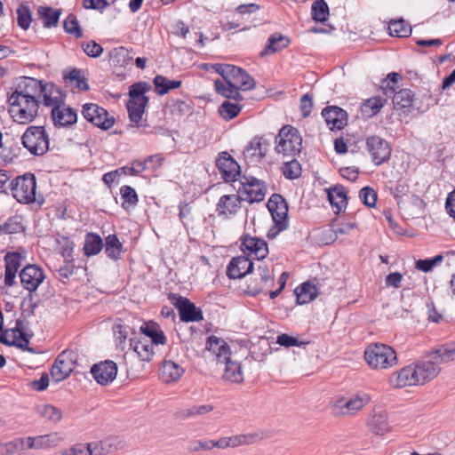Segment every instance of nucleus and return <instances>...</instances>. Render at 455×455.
Returning a JSON list of instances; mask_svg holds the SVG:
<instances>
[{
	"label": "nucleus",
	"mask_w": 455,
	"mask_h": 455,
	"mask_svg": "<svg viewBox=\"0 0 455 455\" xmlns=\"http://www.w3.org/2000/svg\"><path fill=\"white\" fill-rule=\"evenodd\" d=\"M103 248L101 237L94 233H88L85 235L84 251L86 256L98 254Z\"/></svg>",
	"instance_id": "obj_41"
},
{
	"label": "nucleus",
	"mask_w": 455,
	"mask_h": 455,
	"mask_svg": "<svg viewBox=\"0 0 455 455\" xmlns=\"http://www.w3.org/2000/svg\"><path fill=\"white\" fill-rule=\"evenodd\" d=\"M387 103V98L374 96L361 103L360 109L363 114H378Z\"/></svg>",
	"instance_id": "obj_45"
},
{
	"label": "nucleus",
	"mask_w": 455,
	"mask_h": 455,
	"mask_svg": "<svg viewBox=\"0 0 455 455\" xmlns=\"http://www.w3.org/2000/svg\"><path fill=\"white\" fill-rule=\"evenodd\" d=\"M185 369L172 360H164L159 369V379L165 384L176 383L183 376Z\"/></svg>",
	"instance_id": "obj_25"
},
{
	"label": "nucleus",
	"mask_w": 455,
	"mask_h": 455,
	"mask_svg": "<svg viewBox=\"0 0 455 455\" xmlns=\"http://www.w3.org/2000/svg\"><path fill=\"white\" fill-rule=\"evenodd\" d=\"M36 182L34 174L19 176L11 183L12 196L20 204H31L36 201Z\"/></svg>",
	"instance_id": "obj_11"
},
{
	"label": "nucleus",
	"mask_w": 455,
	"mask_h": 455,
	"mask_svg": "<svg viewBox=\"0 0 455 455\" xmlns=\"http://www.w3.org/2000/svg\"><path fill=\"white\" fill-rule=\"evenodd\" d=\"M22 256L19 252H8L4 256L5 273L4 283L7 286H12L14 283L16 274L21 266Z\"/></svg>",
	"instance_id": "obj_29"
},
{
	"label": "nucleus",
	"mask_w": 455,
	"mask_h": 455,
	"mask_svg": "<svg viewBox=\"0 0 455 455\" xmlns=\"http://www.w3.org/2000/svg\"><path fill=\"white\" fill-rule=\"evenodd\" d=\"M215 90L219 94H221L227 99L235 100L236 103L230 101H224L219 108L218 114H239L242 111V105L238 101L243 100V97L241 95V89L231 83L222 82L216 80L214 82Z\"/></svg>",
	"instance_id": "obj_10"
},
{
	"label": "nucleus",
	"mask_w": 455,
	"mask_h": 455,
	"mask_svg": "<svg viewBox=\"0 0 455 455\" xmlns=\"http://www.w3.org/2000/svg\"><path fill=\"white\" fill-rule=\"evenodd\" d=\"M81 46L84 53L92 58H97L103 52L102 46L93 40L84 42Z\"/></svg>",
	"instance_id": "obj_63"
},
{
	"label": "nucleus",
	"mask_w": 455,
	"mask_h": 455,
	"mask_svg": "<svg viewBox=\"0 0 455 455\" xmlns=\"http://www.w3.org/2000/svg\"><path fill=\"white\" fill-rule=\"evenodd\" d=\"M364 359L373 370H387L398 363L395 350L384 343H372L366 347Z\"/></svg>",
	"instance_id": "obj_3"
},
{
	"label": "nucleus",
	"mask_w": 455,
	"mask_h": 455,
	"mask_svg": "<svg viewBox=\"0 0 455 455\" xmlns=\"http://www.w3.org/2000/svg\"><path fill=\"white\" fill-rule=\"evenodd\" d=\"M167 108L172 114H186L192 113V107L190 100H172V104L167 106Z\"/></svg>",
	"instance_id": "obj_61"
},
{
	"label": "nucleus",
	"mask_w": 455,
	"mask_h": 455,
	"mask_svg": "<svg viewBox=\"0 0 455 455\" xmlns=\"http://www.w3.org/2000/svg\"><path fill=\"white\" fill-rule=\"evenodd\" d=\"M295 294L299 304H307L317 297V288L309 283H304L295 289Z\"/></svg>",
	"instance_id": "obj_38"
},
{
	"label": "nucleus",
	"mask_w": 455,
	"mask_h": 455,
	"mask_svg": "<svg viewBox=\"0 0 455 455\" xmlns=\"http://www.w3.org/2000/svg\"><path fill=\"white\" fill-rule=\"evenodd\" d=\"M366 147L371 160L376 165H380L390 158L391 148L387 141L379 136H370L366 139Z\"/></svg>",
	"instance_id": "obj_16"
},
{
	"label": "nucleus",
	"mask_w": 455,
	"mask_h": 455,
	"mask_svg": "<svg viewBox=\"0 0 455 455\" xmlns=\"http://www.w3.org/2000/svg\"><path fill=\"white\" fill-rule=\"evenodd\" d=\"M86 119L102 130H108L116 122L113 116H90Z\"/></svg>",
	"instance_id": "obj_59"
},
{
	"label": "nucleus",
	"mask_w": 455,
	"mask_h": 455,
	"mask_svg": "<svg viewBox=\"0 0 455 455\" xmlns=\"http://www.w3.org/2000/svg\"><path fill=\"white\" fill-rule=\"evenodd\" d=\"M253 269L252 261L246 256H238L231 259L227 267V275L230 279L242 278Z\"/></svg>",
	"instance_id": "obj_26"
},
{
	"label": "nucleus",
	"mask_w": 455,
	"mask_h": 455,
	"mask_svg": "<svg viewBox=\"0 0 455 455\" xmlns=\"http://www.w3.org/2000/svg\"><path fill=\"white\" fill-rule=\"evenodd\" d=\"M393 104L395 110L409 112L414 101V93L409 89H402L393 94Z\"/></svg>",
	"instance_id": "obj_32"
},
{
	"label": "nucleus",
	"mask_w": 455,
	"mask_h": 455,
	"mask_svg": "<svg viewBox=\"0 0 455 455\" xmlns=\"http://www.w3.org/2000/svg\"><path fill=\"white\" fill-rule=\"evenodd\" d=\"M226 83H231L241 89L249 91L255 87V80L243 68L230 65L217 63L212 66Z\"/></svg>",
	"instance_id": "obj_7"
},
{
	"label": "nucleus",
	"mask_w": 455,
	"mask_h": 455,
	"mask_svg": "<svg viewBox=\"0 0 455 455\" xmlns=\"http://www.w3.org/2000/svg\"><path fill=\"white\" fill-rule=\"evenodd\" d=\"M37 15L42 20L44 28L56 27L61 15L60 9H53L49 6H39Z\"/></svg>",
	"instance_id": "obj_35"
},
{
	"label": "nucleus",
	"mask_w": 455,
	"mask_h": 455,
	"mask_svg": "<svg viewBox=\"0 0 455 455\" xmlns=\"http://www.w3.org/2000/svg\"><path fill=\"white\" fill-rule=\"evenodd\" d=\"M63 78L66 84L74 85L76 88L81 91H87L89 85L84 76H81V70L74 68L68 73L64 72Z\"/></svg>",
	"instance_id": "obj_42"
},
{
	"label": "nucleus",
	"mask_w": 455,
	"mask_h": 455,
	"mask_svg": "<svg viewBox=\"0 0 455 455\" xmlns=\"http://www.w3.org/2000/svg\"><path fill=\"white\" fill-rule=\"evenodd\" d=\"M388 383L395 388L419 386L413 364L393 372L388 379Z\"/></svg>",
	"instance_id": "obj_22"
},
{
	"label": "nucleus",
	"mask_w": 455,
	"mask_h": 455,
	"mask_svg": "<svg viewBox=\"0 0 455 455\" xmlns=\"http://www.w3.org/2000/svg\"><path fill=\"white\" fill-rule=\"evenodd\" d=\"M240 184L238 193L243 201L252 204L264 200L267 187L263 181L252 176H243Z\"/></svg>",
	"instance_id": "obj_13"
},
{
	"label": "nucleus",
	"mask_w": 455,
	"mask_h": 455,
	"mask_svg": "<svg viewBox=\"0 0 455 455\" xmlns=\"http://www.w3.org/2000/svg\"><path fill=\"white\" fill-rule=\"evenodd\" d=\"M153 83L155 85L156 92L160 95L166 94L170 90L179 88L181 85V81L170 80L161 75L156 76Z\"/></svg>",
	"instance_id": "obj_40"
},
{
	"label": "nucleus",
	"mask_w": 455,
	"mask_h": 455,
	"mask_svg": "<svg viewBox=\"0 0 455 455\" xmlns=\"http://www.w3.org/2000/svg\"><path fill=\"white\" fill-rule=\"evenodd\" d=\"M45 81L22 76L14 91L8 97L9 113L36 114L40 105V95Z\"/></svg>",
	"instance_id": "obj_1"
},
{
	"label": "nucleus",
	"mask_w": 455,
	"mask_h": 455,
	"mask_svg": "<svg viewBox=\"0 0 455 455\" xmlns=\"http://www.w3.org/2000/svg\"><path fill=\"white\" fill-rule=\"evenodd\" d=\"M267 209L278 228V230H284L287 228L288 214V206L285 200L280 195L275 194L267 202Z\"/></svg>",
	"instance_id": "obj_18"
},
{
	"label": "nucleus",
	"mask_w": 455,
	"mask_h": 455,
	"mask_svg": "<svg viewBox=\"0 0 455 455\" xmlns=\"http://www.w3.org/2000/svg\"><path fill=\"white\" fill-rule=\"evenodd\" d=\"M290 40L288 37L280 34H273L268 37L266 47L260 52L261 56L267 55L269 53H275L279 52L289 45Z\"/></svg>",
	"instance_id": "obj_37"
},
{
	"label": "nucleus",
	"mask_w": 455,
	"mask_h": 455,
	"mask_svg": "<svg viewBox=\"0 0 455 455\" xmlns=\"http://www.w3.org/2000/svg\"><path fill=\"white\" fill-rule=\"evenodd\" d=\"M32 21V14L29 7L26 4H20L17 9V22L18 25L27 30L30 27Z\"/></svg>",
	"instance_id": "obj_55"
},
{
	"label": "nucleus",
	"mask_w": 455,
	"mask_h": 455,
	"mask_svg": "<svg viewBox=\"0 0 455 455\" xmlns=\"http://www.w3.org/2000/svg\"><path fill=\"white\" fill-rule=\"evenodd\" d=\"M241 201L243 200L240 195L222 196L216 205L218 215L224 219H229L235 216L241 208Z\"/></svg>",
	"instance_id": "obj_24"
},
{
	"label": "nucleus",
	"mask_w": 455,
	"mask_h": 455,
	"mask_svg": "<svg viewBox=\"0 0 455 455\" xmlns=\"http://www.w3.org/2000/svg\"><path fill=\"white\" fill-rule=\"evenodd\" d=\"M448 362L450 360H444L441 346L432 350L425 359L416 362L413 366L419 385H424L436 378L441 371L440 364Z\"/></svg>",
	"instance_id": "obj_5"
},
{
	"label": "nucleus",
	"mask_w": 455,
	"mask_h": 455,
	"mask_svg": "<svg viewBox=\"0 0 455 455\" xmlns=\"http://www.w3.org/2000/svg\"><path fill=\"white\" fill-rule=\"evenodd\" d=\"M325 121L331 131H339L347 124V116H327Z\"/></svg>",
	"instance_id": "obj_64"
},
{
	"label": "nucleus",
	"mask_w": 455,
	"mask_h": 455,
	"mask_svg": "<svg viewBox=\"0 0 455 455\" xmlns=\"http://www.w3.org/2000/svg\"><path fill=\"white\" fill-rule=\"evenodd\" d=\"M77 360V354L72 350L62 351L56 358L52 369V378L60 382L67 379L73 371Z\"/></svg>",
	"instance_id": "obj_14"
},
{
	"label": "nucleus",
	"mask_w": 455,
	"mask_h": 455,
	"mask_svg": "<svg viewBox=\"0 0 455 455\" xmlns=\"http://www.w3.org/2000/svg\"><path fill=\"white\" fill-rule=\"evenodd\" d=\"M255 439L256 435L253 434L228 436L229 448L251 444L255 442Z\"/></svg>",
	"instance_id": "obj_58"
},
{
	"label": "nucleus",
	"mask_w": 455,
	"mask_h": 455,
	"mask_svg": "<svg viewBox=\"0 0 455 455\" xmlns=\"http://www.w3.org/2000/svg\"><path fill=\"white\" fill-rule=\"evenodd\" d=\"M120 194L122 198L124 199L123 207L127 209L129 207H133L138 203V196L134 188L130 186H123L120 188Z\"/></svg>",
	"instance_id": "obj_53"
},
{
	"label": "nucleus",
	"mask_w": 455,
	"mask_h": 455,
	"mask_svg": "<svg viewBox=\"0 0 455 455\" xmlns=\"http://www.w3.org/2000/svg\"><path fill=\"white\" fill-rule=\"evenodd\" d=\"M63 28L66 33L73 35L76 38H80L83 36L79 22L73 14H69L64 20Z\"/></svg>",
	"instance_id": "obj_54"
},
{
	"label": "nucleus",
	"mask_w": 455,
	"mask_h": 455,
	"mask_svg": "<svg viewBox=\"0 0 455 455\" xmlns=\"http://www.w3.org/2000/svg\"><path fill=\"white\" fill-rule=\"evenodd\" d=\"M282 166V172L286 179L294 180L300 176L301 166L295 158H289L283 160Z\"/></svg>",
	"instance_id": "obj_48"
},
{
	"label": "nucleus",
	"mask_w": 455,
	"mask_h": 455,
	"mask_svg": "<svg viewBox=\"0 0 455 455\" xmlns=\"http://www.w3.org/2000/svg\"><path fill=\"white\" fill-rule=\"evenodd\" d=\"M151 84L140 81L130 86L126 107L128 114H143L148 102L146 93L151 91Z\"/></svg>",
	"instance_id": "obj_12"
},
{
	"label": "nucleus",
	"mask_w": 455,
	"mask_h": 455,
	"mask_svg": "<svg viewBox=\"0 0 455 455\" xmlns=\"http://www.w3.org/2000/svg\"><path fill=\"white\" fill-rule=\"evenodd\" d=\"M274 280L273 272L266 264H260L257 267L255 276L250 278L247 283L246 292L251 295H258Z\"/></svg>",
	"instance_id": "obj_17"
},
{
	"label": "nucleus",
	"mask_w": 455,
	"mask_h": 455,
	"mask_svg": "<svg viewBox=\"0 0 455 455\" xmlns=\"http://www.w3.org/2000/svg\"><path fill=\"white\" fill-rule=\"evenodd\" d=\"M206 350L213 356L218 365L223 366L222 379L231 384L243 382V371L241 363L232 357L228 343L216 336L207 339Z\"/></svg>",
	"instance_id": "obj_2"
},
{
	"label": "nucleus",
	"mask_w": 455,
	"mask_h": 455,
	"mask_svg": "<svg viewBox=\"0 0 455 455\" xmlns=\"http://www.w3.org/2000/svg\"><path fill=\"white\" fill-rule=\"evenodd\" d=\"M170 299L173 306L178 309L182 322H199L203 320L204 316L202 310L196 307V305L187 298L172 294L170 296Z\"/></svg>",
	"instance_id": "obj_15"
},
{
	"label": "nucleus",
	"mask_w": 455,
	"mask_h": 455,
	"mask_svg": "<svg viewBox=\"0 0 455 455\" xmlns=\"http://www.w3.org/2000/svg\"><path fill=\"white\" fill-rule=\"evenodd\" d=\"M443 259V255L439 254L432 259H419L415 262V268L422 272L427 273L431 271L436 265Z\"/></svg>",
	"instance_id": "obj_57"
},
{
	"label": "nucleus",
	"mask_w": 455,
	"mask_h": 455,
	"mask_svg": "<svg viewBox=\"0 0 455 455\" xmlns=\"http://www.w3.org/2000/svg\"><path fill=\"white\" fill-rule=\"evenodd\" d=\"M123 446V441L115 435L108 436L101 441L92 442L94 455H105L117 451Z\"/></svg>",
	"instance_id": "obj_30"
},
{
	"label": "nucleus",
	"mask_w": 455,
	"mask_h": 455,
	"mask_svg": "<svg viewBox=\"0 0 455 455\" xmlns=\"http://www.w3.org/2000/svg\"><path fill=\"white\" fill-rule=\"evenodd\" d=\"M371 401L368 394L359 393L350 397H340L331 403L332 413L339 417L354 416Z\"/></svg>",
	"instance_id": "obj_8"
},
{
	"label": "nucleus",
	"mask_w": 455,
	"mask_h": 455,
	"mask_svg": "<svg viewBox=\"0 0 455 455\" xmlns=\"http://www.w3.org/2000/svg\"><path fill=\"white\" fill-rule=\"evenodd\" d=\"M302 138L299 131L291 125L283 126L275 137V150L283 160L295 158L301 151Z\"/></svg>",
	"instance_id": "obj_4"
},
{
	"label": "nucleus",
	"mask_w": 455,
	"mask_h": 455,
	"mask_svg": "<svg viewBox=\"0 0 455 455\" xmlns=\"http://www.w3.org/2000/svg\"><path fill=\"white\" fill-rule=\"evenodd\" d=\"M388 29L392 36L408 37L411 34V27L403 19L391 20Z\"/></svg>",
	"instance_id": "obj_46"
},
{
	"label": "nucleus",
	"mask_w": 455,
	"mask_h": 455,
	"mask_svg": "<svg viewBox=\"0 0 455 455\" xmlns=\"http://www.w3.org/2000/svg\"><path fill=\"white\" fill-rule=\"evenodd\" d=\"M105 252L112 259L120 258L122 243L116 235H109L106 237Z\"/></svg>",
	"instance_id": "obj_47"
},
{
	"label": "nucleus",
	"mask_w": 455,
	"mask_h": 455,
	"mask_svg": "<svg viewBox=\"0 0 455 455\" xmlns=\"http://www.w3.org/2000/svg\"><path fill=\"white\" fill-rule=\"evenodd\" d=\"M63 437L57 432L36 436H27L28 450H49L57 447L63 442Z\"/></svg>",
	"instance_id": "obj_20"
},
{
	"label": "nucleus",
	"mask_w": 455,
	"mask_h": 455,
	"mask_svg": "<svg viewBox=\"0 0 455 455\" xmlns=\"http://www.w3.org/2000/svg\"><path fill=\"white\" fill-rule=\"evenodd\" d=\"M21 142L34 156H43L49 149V139L43 126H30L23 133Z\"/></svg>",
	"instance_id": "obj_9"
},
{
	"label": "nucleus",
	"mask_w": 455,
	"mask_h": 455,
	"mask_svg": "<svg viewBox=\"0 0 455 455\" xmlns=\"http://www.w3.org/2000/svg\"><path fill=\"white\" fill-rule=\"evenodd\" d=\"M140 331L150 338V342L154 345H164L166 342V337L159 326L152 322L143 323L140 327Z\"/></svg>",
	"instance_id": "obj_36"
},
{
	"label": "nucleus",
	"mask_w": 455,
	"mask_h": 455,
	"mask_svg": "<svg viewBox=\"0 0 455 455\" xmlns=\"http://www.w3.org/2000/svg\"><path fill=\"white\" fill-rule=\"evenodd\" d=\"M91 373L99 384L107 385L116 379L117 366L113 361L100 362L92 367Z\"/></svg>",
	"instance_id": "obj_23"
},
{
	"label": "nucleus",
	"mask_w": 455,
	"mask_h": 455,
	"mask_svg": "<svg viewBox=\"0 0 455 455\" xmlns=\"http://www.w3.org/2000/svg\"><path fill=\"white\" fill-rule=\"evenodd\" d=\"M17 330L8 329L0 334V342L8 346H18L19 347H25L23 341L20 340V336L17 334Z\"/></svg>",
	"instance_id": "obj_52"
},
{
	"label": "nucleus",
	"mask_w": 455,
	"mask_h": 455,
	"mask_svg": "<svg viewBox=\"0 0 455 455\" xmlns=\"http://www.w3.org/2000/svg\"><path fill=\"white\" fill-rule=\"evenodd\" d=\"M92 443H76L60 451V455H94Z\"/></svg>",
	"instance_id": "obj_51"
},
{
	"label": "nucleus",
	"mask_w": 455,
	"mask_h": 455,
	"mask_svg": "<svg viewBox=\"0 0 455 455\" xmlns=\"http://www.w3.org/2000/svg\"><path fill=\"white\" fill-rule=\"evenodd\" d=\"M131 347L138 356L144 362L151 361L155 354L154 344L146 338L138 340L132 339Z\"/></svg>",
	"instance_id": "obj_33"
},
{
	"label": "nucleus",
	"mask_w": 455,
	"mask_h": 455,
	"mask_svg": "<svg viewBox=\"0 0 455 455\" xmlns=\"http://www.w3.org/2000/svg\"><path fill=\"white\" fill-rule=\"evenodd\" d=\"M213 410V406L211 404L204 405H194L190 408L183 409L178 412V417L180 419H188V417L204 415L211 412Z\"/></svg>",
	"instance_id": "obj_50"
},
{
	"label": "nucleus",
	"mask_w": 455,
	"mask_h": 455,
	"mask_svg": "<svg viewBox=\"0 0 455 455\" xmlns=\"http://www.w3.org/2000/svg\"><path fill=\"white\" fill-rule=\"evenodd\" d=\"M0 230L6 234H17L23 231V226L20 218L14 216L10 218L3 226H0Z\"/></svg>",
	"instance_id": "obj_60"
},
{
	"label": "nucleus",
	"mask_w": 455,
	"mask_h": 455,
	"mask_svg": "<svg viewBox=\"0 0 455 455\" xmlns=\"http://www.w3.org/2000/svg\"><path fill=\"white\" fill-rule=\"evenodd\" d=\"M24 449H27V436L17 437L5 443L0 442V455H14Z\"/></svg>",
	"instance_id": "obj_39"
},
{
	"label": "nucleus",
	"mask_w": 455,
	"mask_h": 455,
	"mask_svg": "<svg viewBox=\"0 0 455 455\" xmlns=\"http://www.w3.org/2000/svg\"><path fill=\"white\" fill-rule=\"evenodd\" d=\"M328 198L332 205L337 209L336 212L339 213L346 207L347 196L343 188H332L328 191Z\"/></svg>",
	"instance_id": "obj_43"
},
{
	"label": "nucleus",
	"mask_w": 455,
	"mask_h": 455,
	"mask_svg": "<svg viewBox=\"0 0 455 455\" xmlns=\"http://www.w3.org/2000/svg\"><path fill=\"white\" fill-rule=\"evenodd\" d=\"M155 117L156 116H150V119H148V116H128L129 125L138 127L144 132H156L161 130V126L152 125L155 123Z\"/></svg>",
	"instance_id": "obj_34"
},
{
	"label": "nucleus",
	"mask_w": 455,
	"mask_h": 455,
	"mask_svg": "<svg viewBox=\"0 0 455 455\" xmlns=\"http://www.w3.org/2000/svg\"><path fill=\"white\" fill-rule=\"evenodd\" d=\"M243 252L257 259H263L268 253L267 244L265 240L246 235L242 242Z\"/></svg>",
	"instance_id": "obj_27"
},
{
	"label": "nucleus",
	"mask_w": 455,
	"mask_h": 455,
	"mask_svg": "<svg viewBox=\"0 0 455 455\" xmlns=\"http://www.w3.org/2000/svg\"><path fill=\"white\" fill-rule=\"evenodd\" d=\"M312 18L317 22H324L329 16V7L324 0H315L311 7Z\"/></svg>",
	"instance_id": "obj_49"
},
{
	"label": "nucleus",
	"mask_w": 455,
	"mask_h": 455,
	"mask_svg": "<svg viewBox=\"0 0 455 455\" xmlns=\"http://www.w3.org/2000/svg\"><path fill=\"white\" fill-rule=\"evenodd\" d=\"M402 79V76L396 72H391L387 76V78L382 79L381 88L384 91V94H393L395 91V85Z\"/></svg>",
	"instance_id": "obj_56"
},
{
	"label": "nucleus",
	"mask_w": 455,
	"mask_h": 455,
	"mask_svg": "<svg viewBox=\"0 0 455 455\" xmlns=\"http://www.w3.org/2000/svg\"><path fill=\"white\" fill-rule=\"evenodd\" d=\"M368 425L371 432L379 435L388 433L391 429L387 421V416L383 411H374Z\"/></svg>",
	"instance_id": "obj_31"
},
{
	"label": "nucleus",
	"mask_w": 455,
	"mask_h": 455,
	"mask_svg": "<svg viewBox=\"0 0 455 455\" xmlns=\"http://www.w3.org/2000/svg\"><path fill=\"white\" fill-rule=\"evenodd\" d=\"M268 143L262 137H255L243 151L244 158L250 163H259L267 155Z\"/></svg>",
	"instance_id": "obj_28"
},
{
	"label": "nucleus",
	"mask_w": 455,
	"mask_h": 455,
	"mask_svg": "<svg viewBox=\"0 0 455 455\" xmlns=\"http://www.w3.org/2000/svg\"><path fill=\"white\" fill-rule=\"evenodd\" d=\"M51 118L58 128H69L77 122V116H51Z\"/></svg>",
	"instance_id": "obj_62"
},
{
	"label": "nucleus",
	"mask_w": 455,
	"mask_h": 455,
	"mask_svg": "<svg viewBox=\"0 0 455 455\" xmlns=\"http://www.w3.org/2000/svg\"><path fill=\"white\" fill-rule=\"evenodd\" d=\"M44 271L36 265H28L20 273V278L24 289L35 291L44 280Z\"/></svg>",
	"instance_id": "obj_19"
},
{
	"label": "nucleus",
	"mask_w": 455,
	"mask_h": 455,
	"mask_svg": "<svg viewBox=\"0 0 455 455\" xmlns=\"http://www.w3.org/2000/svg\"><path fill=\"white\" fill-rule=\"evenodd\" d=\"M36 412L48 421L58 423L62 418V412L57 407L44 403L36 407Z\"/></svg>",
	"instance_id": "obj_44"
},
{
	"label": "nucleus",
	"mask_w": 455,
	"mask_h": 455,
	"mask_svg": "<svg viewBox=\"0 0 455 455\" xmlns=\"http://www.w3.org/2000/svg\"><path fill=\"white\" fill-rule=\"evenodd\" d=\"M40 99V104L51 109L50 114H76V109L66 105V93L53 83H44Z\"/></svg>",
	"instance_id": "obj_6"
},
{
	"label": "nucleus",
	"mask_w": 455,
	"mask_h": 455,
	"mask_svg": "<svg viewBox=\"0 0 455 455\" xmlns=\"http://www.w3.org/2000/svg\"><path fill=\"white\" fill-rule=\"evenodd\" d=\"M216 165L222 178L227 182L235 180L236 176L240 174V166L228 152L219 154Z\"/></svg>",
	"instance_id": "obj_21"
}]
</instances>
